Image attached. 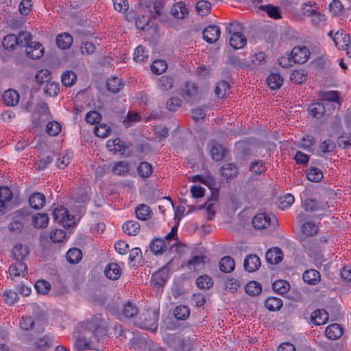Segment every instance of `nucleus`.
<instances>
[{
	"label": "nucleus",
	"mask_w": 351,
	"mask_h": 351,
	"mask_svg": "<svg viewBox=\"0 0 351 351\" xmlns=\"http://www.w3.org/2000/svg\"><path fill=\"white\" fill-rule=\"evenodd\" d=\"M325 334L330 339H337L343 335V328L338 324H330L326 328Z\"/></svg>",
	"instance_id": "nucleus-26"
},
{
	"label": "nucleus",
	"mask_w": 351,
	"mask_h": 351,
	"mask_svg": "<svg viewBox=\"0 0 351 351\" xmlns=\"http://www.w3.org/2000/svg\"><path fill=\"white\" fill-rule=\"evenodd\" d=\"M104 274L108 279L115 280L121 277L122 269L118 263H110L106 266Z\"/></svg>",
	"instance_id": "nucleus-14"
},
{
	"label": "nucleus",
	"mask_w": 351,
	"mask_h": 351,
	"mask_svg": "<svg viewBox=\"0 0 351 351\" xmlns=\"http://www.w3.org/2000/svg\"><path fill=\"white\" fill-rule=\"evenodd\" d=\"M167 69L166 61L159 59L152 62L151 64V70L155 74H161Z\"/></svg>",
	"instance_id": "nucleus-59"
},
{
	"label": "nucleus",
	"mask_w": 351,
	"mask_h": 351,
	"mask_svg": "<svg viewBox=\"0 0 351 351\" xmlns=\"http://www.w3.org/2000/svg\"><path fill=\"white\" fill-rule=\"evenodd\" d=\"M134 324L141 328L155 332L158 327V320L155 317H151L147 314L142 313Z\"/></svg>",
	"instance_id": "nucleus-8"
},
{
	"label": "nucleus",
	"mask_w": 351,
	"mask_h": 351,
	"mask_svg": "<svg viewBox=\"0 0 351 351\" xmlns=\"http://www.w3.org/2000/svg\"><path fill=\"white\" fill-rule=\"evenodd\" d=\"M135 213L139 220L146 221L151 217L152 210L145 204H140L136 208Z\"/></svg>",
	"instance_id": "nucleus-38"
},
{
	"label": "nucleus",
	"mask_w": 351,
	"mask_h": 351,
	"mask_svg": "<svg viewBox=\"0 0 351 351\" xmlns=\"http://www.w3.org/2000/svg\"><path fill=\"white\" fill-rule=\"evenodd\" d=\"M29 254L28 247L21 244H16L12 249V257L14 261H23Z\"/></svg>",
	"instance_id": "nucleus-32"
},
{
	"label": "nucleus",
	"mask_w": 351,
	"mask_h": 351,
	"mask_svg": "<svg viewBox=\"0 0 351 351\" xmlns=\"http://www.w3.org/2000/svg\"><path fill=\"white\" fill-rule=\"evenodd\" d=\"M49 218L46 213H37L32 216V223L34 228H44L47 226Z\"/></svg>",
	"instance_id": "nucleus-29"
},
{
	"label": "nucleus",
	"mask_w": 351,
	"mask_h": 351,
	"mask_svg": "<svg viewBox=\"0 0 351 351\" xmlns=\"http://www.w3.org/2000/svg\"><path fill=\"white\" fill-rule=\"evenodd\" d=\"M45 203V196L41 193H33L29 197V206L33 209L40 210L44 207Z\"/></svg>",
	"instance_id": "nucleus-17"
},
{
	"label": "nucleus",
	"mask_w": 351,
	"mask_h": 351,
	"mask_svg": "<svg viewBox=\"0 0 351 351\" xmlns=\"http://www.w3.org/2000/svg\"><path fill=\"white\" fill-rule=\"evenodd\" d=\"M230 45L234 49L243 48L247 43L245 36L241 33L233 34L229 40Z\"/></svg>",
	"instance_id": "nucleus-30"
},
{
	"label": "nucleus",
	"mask_w": 351,
	"mask_h": 351,
	"mask_svg": "<svg viewBox=\"0 0 351 351\" xmlns=\"http://www.w3.org/2000/svg\"><path fill=\"white\" fill-rule=\"evenodd\" d=\"M52 215L53 221L60 223L64 228L73 227L76 223L75 217L63 206L56 208Z\"/></svg>",
	"instance_id": "nucleus-2"
},
{
	"label": "nucleus",
	"mask_w": 351,
	"mask_h": 351,
	"mask_svg": "<svg viewBox=\"0 0 351 351\" xmlns=\"http://www.w3.org/2000/svg\"><path fill=\"white\" fill-rule=\"evenodd\" d=\"M190 315V310L187 306L180 305L174 310V316L177 319L185 320Z\"/></svg>",
	"instance_id": "nucleus-62"
},
{
	"label": "nucleus",
	"mask_w": 351,
	"mask_h": 351,
	"mask_svg": "<svg viewBox=\"0 0 351 351\" xmlns=\"http://www.w3.org/2000/svg\"><path fill=\"white\" fill-rule=\"evenodd\" d=\"M2 98L4 103L9 106H14L19 101V95L16 90L13 89L5 90Z\"/></svg>",
	"instance_id": "nucleus-24"
},
{
	"label": "nucleus",
	"mask_w": 351,
	"mask_h": 351,
	"mask_svg": "<svg viewBox=\"0 0 351 351\" xmlns=\"http://www.w3.org/2000/svg\"><path fill=\"white\" fill-rule=\"evenodd\" d=\"M122 229L125 234L134 236L140 232L141 226L138 222L132 220L125 222L122 226Z\"/></svg>",
	"instance_id": "nucleus-36"
},
{
	"label": "nucleus",
	"mask_w": 351,
	"mask_h": 351,
	"mask_svg": "<svg viewBox=\"0 0 351 351\" xmlns=\"http://www.w3.org/2000/svg\"><path fill=\"white\" fill-rule=\"evenodd\" d=\"M212 278L208 275H202L196 280L197 286L202 289H208L213 286Z\"/></svg>",
	"instance_id": "nucleus-63"
},
{
	"label": "nucleus",
	"mask_w": 351,
	"mask_h": 351,
	"mask_svg": "<svg viewBox=\"0 0 351 351\" xmlns=\"http://www.w3.org/2000/svg\"><path fill=\"white\" fill-rule=\"evenodd\" d=\"M130 171V164L126 161H119L114 163L112 172L114 175L124 176Z\"/></svg>",
	"instance_id": "nucleus-43"
},
{
	"label": "nucleus",
	"mask_w": 351,
	"mask_h": 351,
	"mask_svg": "<svg viewBox=\"0 0 351 351\" xmlns=\"http://www.w3.org/2000/svg\"><path fill=\"white\" fill-rule=\"evenodd\" d=\"M302 279L306 284L315 285L320 281L321 275L317 270L309 269L303 273Z\"/></svg>",
	"instance_id": "nucleus-18"
},
{
	"label": "nucleus",
	"mask_w": 351,
	"mask_h": 351,
	"mask_svg": "<svg viewBox=\"0 0 351 351\" xmlns=\"http://www.w3.org/2000/svg\"><path fill=\"white\" fill-rule=\"evenodd\" d=\"M253 176H258L266 171L265 162L262 160H254L250 167Z\"/></svg>",
	"instance_id": "nucleus-53"
},
{
	"label": "nucleus",
	"mask_w": 351,
	"mask_h": 351,
	"mask_svg": "<svg viewBox=\"0 0 351 351\" xmlns=\"http://www.w3.org/2000/svg\"><path fill=\"white\" fill-rule=\"evenodd\" d=\"M308 219V215L300 212L297 215V219L299 222H304L301 226V230L302 233L306 236L311 237L318 232L319 228L312 221H305Z\"/></svg>",
	"instance_id": "nucleus-7"
},
{
	"label": "nucleus",
	"mask_w": 351,
	"mask_h": 351,
	"mask_svg": "<svg viewBox=\"0 0 351 351\" xmlns=\"http://www.w3.org/2000/svg\"><path fill=\"white\" fill-rule=\"evenodd\" d=\"M12 197V192L8 186H0V215L5 213V203L10 202Z\"/></svg>",
	"instance_id": "nucleus-23"
},
{
	"label": "nucleus",
	"mask_w": 351,
	"mask_h": 351,
	"mask_svg": "<svg viewBox=\"0 0 351 351\" xmlns=\"http://www.w3.org/2000/svg\"><path fill=\"white\" fill-rule=\"evenodd\" d=\"M195 9L198 14L201 16H206L210 12L211 5L208 1H199L196 3Z\"/></svg>",
	"instance_id": "nucleus-58"
},
{
	"label": "nucleus",
	"mask_w": 351,
	"mask_h": 351,
	"mask_svg": "<svg viewBox=\"0 0 351 351\" xmlns=\"http://www.w3.org/2000/svg\"><path fill=\"white\" fill-rule=\"evenodd\" d=\"M328 35L332 39L335 47L339 50H345L350 45V35L343 29L337 31L334 35L332 32L330 31Z\"/></svg>",
	"instance_id": "nucleus-5"
},
{
	"label": "nucleus",
	"mask_w": 351,
	"mask_h": 351,
	"mask_svg": "<svg viewBox=\"0 0 351 351\" xmlns=\"http://www.w3.org/2000/svg\"><path fill=\"white\" fill-rule=\"evenodd\" d=\"M173 79L169 75H162L157 81V87L162 91H167L172 88Z\"/></svg>",
	"instance_id": "nucleus-40"
},
{
	"label": "nucleus",
	"mask_w": 351,
	"mask_h": 351,
	"mask_svg": "<svg viewBox=\"0 0 351 351\" xmlns=\"http://www.w3.org/2000/svg\"><path fill=\"white\" fill-rule=\"evenodd\" d=\"M306 177L311 182H317L322 179L323 174L319 168L311 167L306 171Z\"/></svg>",
	"instance_id": "nucleus-47"
},
{
	"label": "nucleus",
	"mask_w": 351,
	"mask_h": 351,
	"mask_svg": "<svg viewBox=\"0 0 351 351\" xmlns=\"http://www.w3.org/2000/svg\"><path fill=\"white\" fill-rule=\"evenodd\" d=\"M171 14L176 19H184L188 16L189 11L186 4L180 1L172 5Z\"/></svg>",
	"instance_id": "nucleus-13"
},
{
	"label": "nucleus",
	"mask_w": 351,
	"mask_h": 351,
	"mask_svg": "<svg viewBox=\"0 0 351 351\" xmlns=\"http://www.w3.org/2000/svg\"><path fill=\"white\" fill-rule=\"evenodd\" d=\"M272 220L276 222V217H271L265 213H261L256 215L252 219V225L257 230H262L267 228L271 223Z\"/></svg>",
	"instance_id": "nucleus-9"
},
{
	"label": "nucleus",
	"mask_w": 351,
	"mask_h": 351,
	"mask_svg": "<svg viewBox=\"0 0 351 351\" xmlns=\"http://www.w3.org/2000/svg\"><path fill=\"white\" fill-rule=\"evenodd\" d=\"M207 259V256L206 255H195L193 256L187 262L186 267L189 269H193L194 271H197L202 269Z\"/></svg>",
	"instance_id": "nucleus-20"
},
{
	"label": "nucleus",
	"mask_w": 351,
	"mask_h": 351,
	"mask_svg": "<svg viewBox=\"0 0 351 351\" xmlns=\"http://www.w3.org/2000/svg\"><path fill=\"white\" fill-rule=\"evenodd\" d=\"M106 86L108 91L117 93L123 89L124 84L121 78L112 76L107 80Z\"/></svg>",
	"instance_id": "nucleus-25"
},
{
	"label": "nucleus",
	"mask_w": 351,
	"mask_h": 351,
	"mask_svg": "<svg viewBox=\"0 0 351 351\" xmlns=\"http://www.w3.org/2000/svg\"><path fill=\"white\" fill-rule=\"evenodd\" d=\"M245 291L250 295H257L262 291V285L256 281H250L245 285Z\"/></svg>",
	"instance_id": "nucleus-49"
},
{
	"label": "nucleus",
	"mask_w": 351,
	"mask_h": 351,
	"mask_svg": "<svg viewBox=\"0 0 351 351\" xmlns=\"http://www.w3.org/2000/svg\"><path fill=\"white\" fill-rule=\"evenodd\" d=\"M149 248L154 254H162L166 250L165 241L164 239L156 237L150 242Z\"/></svg>",
	"instance_id": "nucleus-28"
},
{
	"label": "nucleus",
	"mask_w": 351,
	"mask_h": 351,
	"mask_svg": "<svg viewBox=\"0 0 351 351\" xmlns=\"http://www.w3.org/2000/svg\"><path fill=\"white\" fill-rule=\"evenodd\" d=\"M261 266V260L255 254L247 256L244 260V269L248 272H252L257 270Z\"/></svg>",
	"instance_id": "nucleus-19"
},
{
	"label": "nucleus",
	"mask_w": 351,
	"mask_h": 351,
	"mask_svg": "<svg viewBox=\"0 0 351 351\" xmlns=\"http://www.w3.org/2000/svg\"><path fill=\"white\" fill-rule=\"evenodd\" d=\"M138 313L139 310L136 305L130 301L124 304L122 309V314L126 318L134 317Z\"/></svg>",
	"instance_id": "nucleus-39"
},
{
	"label": "nucleus",
	"mask_w": 351,
	"mask_h": 351,
	"mask_svg": "<svg viewBox=\"0 0 351 351\" xmlns=\"http://www.w3.org/2000/svg\"><path fill=\"white\" fill-rule=\"evenodd\" d=\"M73 156V152L71 151L60 154L56 160V166L60 169H64L71 162Z\"/></svg>",
	"instance_id": "nucleus-41"
},
{
	"label": "nucleus",
	"mask_w": 351,
	"mask_h": 351,
	"mask_svg": "<svg viewBox=\"0 0 351 351\" xmlns=\"http://www.w3.org/2000/svg\"><path fill=\"white\" fill-rule=\"evenodd\" d=\"M291 56L294 63L303 64L308 60L310 52L308 48L304 46L295 47L291 50Z\"/></svg>",
	"instance_id": "nucleus-10"
},
{
	"label": "nucleus",
	"mask_w": 351,
	"mask_h": 351,
	"mask_svg": "<svg viewBox=\"0 0 351 351\" xmlns=\"http://www.w3.org/2000/svg\"><path fill=\"white\" fill-rule=\"evenodd\" d=\"M82 334L75 332V348L77 351L95 349V342L104 341L107 339V327L105 319L100 314L81 323Z\"/></svg>",
	"instance_id": "nucleus-1"
},
{
	"label": "nucleus",
	"mask_w": 351,
	"mask_h": 351,
	"mask_svg": "<svg viewBox=\"0 0 351 351\" xmlns=\"http://www.w3.org/2000/svg\"><path fill=\"white\" fill-rule=\"evenodd\" d=\"M148 58V51L143 46L139 45L134 49L133 59L136 62H143L147 61Z\"/></svg>",
	"instance_id": "nucleus-50"
},
{
	"label": "nucleus",
	"mask_w": 351,
	"mask_h": 351,
	"mask_svg": "<svg viewBox=\"0 0 351 351\" xmlns=\"http://www.w3.org/2000/svg\"><path fill=\"white\" fill-rule=\"evenodd\" d=\"M195 343L191 338H184L180 341L178 351H191L195 349Z\"/></svg>",
	"instance_id": "nucleus-64"
},
{
	"label": "nucleus",
	"mask_w": 351,
	"mask_h": 351,
	"mask_svg": "<svg viewBox=\"0 0 351 351\" xmlns=\"http://www.w3.org/2000/svg\"><path fill=\"white\" fill-rule=\"evenodd\" d=\"M77 80L75 73L71 71H66L61 76V82L63 86L70 87L73 86Z\"/></svg>",
	"instance_id": "nucleus-52"
},
{
	"label": "nucleus",
	"mask_w": 351,
	"mask_h": 351,
	"mask_svg": "<svg viewBox=\"0 0 351 351\" xmlns=\"http://www.w3.org/2000/svg\"><path fill=\"white\" fill-rule=\"evenodd\" d=\"M302 208L307 212H314L319 210H323L317 202L311 198H306L302 202Z\"/></svg>",
	"instance_id": "nucleus-60"
},
{
	"label": "nucleus",
	"mask_w": 351,
	"mask_h": 351,
	"mask_svg": "<svg viewBox=\"0 0 351 351\" xmlns=\"http://www.w3.org/2000/svg\"><path fill=\"white\" fill-rule=\"evenodd\" d=\"M45 322L37 319L36 320L31 315L23 316L20 321V328L23 330L35 329L37 332H43L45 328Z\"/></svg>",
	"instance_id": "nucleus-4"
},
{
	"label": "nucleus",
	"mask_w": 351,
	"mask_h": 351,
	"mask_svg": "<svg viewBox=\"0 0 351 351\" xmlns=\"http://www.w3.org/2000/svg\"><path fill=\"white\" fill-rule=\"evenodd\" d=\"M219 267L221 271L230 273L235 268L234 260L229 256H223L219 261Z\"/></svg>",
	"instance_id": "nucleus-33"
},
{
	"label": "nucleus",
	"mask_w": 351,
	"mask_h": 351,
	"mask_svg": "<svg viewBox=\"0 0 351 351\" xmlns=\"http://www.w3.org/2000/svg\"><path fill=\"white\" fill-rule=\"evenodd\" d=\"M221 174L222 178L228 182L237 176V167L234 163H226L221 167Z\"/></svg>",
	"instance_id": "nucleus-15"
},
{
	"label": "nucleus",
	"mask_w": 351,
	"mask_h": 351,
	"mask_svg": "<svg viewBox=\"0 0 351 351\" xmlns=\"http://www.w3.org/2000/svg\"><path fill=\"white\" fill-rule=\"evenodd\" d=\"M290 79L293 83L300 84L307 80V71L304 69L294 70L291 74Z\"/></svg>",
	"instance_id": "nucleus-46"
},
{
	"label": "nucleus",
	"mask_w": 351,
	"mask_h": 351,
	"mask_svg": "<svg viewBox=\"0 0 351 351\" xmlns=\"http://www.w3.org/2000/svg\"><path fill=\"white\" fill-rule=\"evenodd\" d=\"M226 152V149L222 145L217 143L212 144L210 153L213 160L221 161L223 160Z\"/></svg>",
	"instance_id": "nucleus-35"
},
{
	"label": "nucleus",
	"mask_w": 351,
	"mask_h": 351,
	"mask_svg": "<svg viewBox=\"0 0 351 351\" xmlns=\"http://www.w3.org/2000/svg\"><path fill=\"white\" fill-rule=\"evenodd\" d=\"M265 258L268 263L276 265L282 261L283 254L280 248L273 247L267 251Z\"/></svg>",
	"instance_id": "nucleus-16"
},
{
	"label": "nucleus",
	"mask_w": 351,
	"mask_h": 351,
	"mask_svg": "<svg viewBox=\"0 0 351 351\" xmlns=\"http://www.w3.org/2000/svg\"><path fill=\"white\" fill-rule=\"evenodd\" d=\"M167 267L166 265L161 267L152 276L150 284L156 293H162L163 291V287L169 278Z\"/></svg>",
	"instance_id": "nucleus-3"
},
{
	"label": "nucleus",
	"mask_w": 351,
	"mask_h": 351,
	"mask_svg": "<svg viewBox=\"0 0 351 351\" xmlns=\"http://www.w3.org/2000/svg\"><path fill=\"white\" fill-rule=\"evenodd\" d=\"M2 45L5 49L13 50L17 45L19 46L18 37L13 34H8L3 38Z\"/></svg>",
	"instance_id": "nucleus-44"
},
{
	"label": "nucleus",
	"mask_w": 351,
	"mask_h": 351,
	"mask_svg": "<svg viewBox=\"0 0 351 351\" xmlns=\"http://www.w3.org/2000/svg\"><path fill=\"white\" fill-rule=\"evenodd\" d=\"M230 89L229 84L226 81L219 82L215 87V93L218 98H223L226 96Z\"/></svg>",
	"instance_id": "nucleus-56"
},
{
	"label": "nucleus",
	"mask_w": 351,
	"mask_h": 351,
	"mask_svg": "<svg viewBox=\"0 0 351 351\" xmlns=\"http://www.w3.org/2000/svg\"><path fill=\"white\" fill-rule=\"evenodd\" d=\"M9 275L12 280H19L27 274V267L23 261H14L9 267Z\"/></svg>",
	"instance_id": "nucleus-6"
},
{
	"label": "nucleus",
	"mask_w": 351,
	"mask_h": 351,
	"mask_svg": "<svg viewBox=\"0 0 351 351\" xmlns=\"http://www.w3.org/2000/svg\"><path fill=\"white\" fill-rule=\"evenodd\" d=\"M56 45L62 49H69L73 43V37L69 33H62L57 36Z\"/></svg>",
	"instance_id": "nucleus-31"
},
{
	"label": "nucleus",
	"mask_w": 351,
	"mask_h": 351,
	"mask_svg": "<svg viewBox=\"0 0 351 351\" xmlns=\"http://www.w3.org/2000/svg\"><path fill=\"white\" fill-rule=\"evenodd\" d=\"M309 114L316 119H320L326 112L325 104L317 102L312 104L308 107Z\"/></svg>",
	"instance_id": "nucleus-34"
},
{
	"label": "nucleus",
	"mask_w": 351,
	"mask_h": 351,
	"mask_svg": "<svg viewBox=\"0 0 351 351\" xmlns=\"http://www.w3.org/2000/svg\"><path fill=\"white\" fill-rule=\"evenodd\" d=\"M111 132V128L109 125L105 123H100V122L95 125L94 128L95 134L99 137L104 138L107 137Z\"/></svg>",
	"instance_id": "nucleus-54"
},
{
	"label": "nucleus",
	"mask_w": 351,
	"mask_h": 351,
	"mask_svg": "<svg viewBox=\"0 0 351 351\" xmlns=\"http://www.w3.org/2000/svg\"><path fill=\"white\" fill-rule=\"evenodd\" d=\"M284 82L282 76L278 73H271L267 77V84L272 90L279 89Z\"/></svg>",
	"instance_id": "nucleus-27"
},
{
	"label": "nucleus",
	"mask_w": 351,
	"mask_h": 351,
	"mask_svg": "<svg viewBox=\"0 0 351 351\" xmlns=\"http://www.w3.org/2000/svg\"><path fill=\"white\" fill-rule=\"evenodd\" d=\"M52 341L53 337L49 335H45L34 343V347L37 350L43 351L51 346Z\"/></svg>",
	"instance_id": "nucleus-37"
},
{
	"label": "nucleus",
	"mask_w": 351,
	"mask_h": 351,
	"mask_svg": "<svg viewBox=\"0 0 351 351\" xmlns=\"http://www.w3.org/2000/svg\"><path fill=\"white\" fill-rule=\"evenodd\" d=\"M82 258V251L76 247L69 250L66 254V258L71 264L79 263Z\"/></svg>",
	"instance_id": "nucleus-42"
},
{
	"label": "nucleus",
	"mask_w": 351,
	"mask_h": 351,
	"mask_svg": "<svg viewBox=\"0 0 351 351\" xmlns=\"http://www.w3.org/2000/svg\"><path fill=\"white\" fill-rule=\"evenodd\" d=\"M289 283L284 280H276L272 284L274 291L279 294H284L287 293L289 291Z\"/></svg>",
	"instance_id": "nucleus-57"
},
{
	"label": "nucleus",
	"mask_w": 351,
	"mask_h": 351,
	"mask_svg": "<svg viewBox=\"0 0 351 351\" xmlns=\"http://www.w3.org/2000/svg\"><path fill=\"white\" fill-rule=\"evenodd\" d=\"M138 175L143 178H149L153 173L152 165L147 162H141L137 167Z\"/></svg>",
	"instance_id": "nucleus-48"
},
{
	"label": "nucleus",
	"mask_w": 351,
	"mask_h": 351,
	"mask_svg": "<svg viewBox=\"0 0 351 351\" xmlns=\"http://www.w3.org/2000/svg\"><path fill=\"white\" fill-rule=\"evenodd\" d=\"M328 319V314L324 309H317L311 314V321L316 326L325 324Z\"/></svg>",
	"instance_id": "nucleus-21"
},
{
	"label": "nucleus",
	"mask_w": 351,
	"mask_h": 351,
	"mask_svg": "<svg viewBox=\"0 0 351 351\" xmlns=\"http://www.w3.org/2000/svg\"><path fill=\"white\" fill-rule=\"evenodd\" d=\"M107 149L113 154H120L123 155L125 152L123 143L119 138L109 139L106 143Z\"/></svg>",
	"instance_id": "nucleus-22"
},
{
	"label": "nucleus",
	"mask_w": 351,
	"mask_h": 351,
	"mask_svg": "<svg viewBox=\"0 0 351 351\" xmlns=\"http://www.w3.org/2000/svg\"><path fill=\"white\" fill-rule=\"evenodd\" d=\"M260 9L267 12L268 16L274 19H281V14L278 7L272 5H260Z\"/></svg>",
	"instance_id": "nucleus-51"
},
{
	"label": "nucleus",
	"mask_w": 351,
	"mask_h": 351,
	"mask_svg": "<svg viewBox=\"0 0 351 351\" xmlns=\"http://www.w3.org/2000/svg\"><path fill=\"white\" fill-rule=\"evenodd\" d=\"M44 51L43 45L38 42H31L25 48L27 56L33 60L40 58L43 56Z\"/></svg>",
	"instance_id": "nucleus-12"
},
{
	"label": "nucleus",
	"mask_w": 351,
	"mask_h": 351,
	"mask_svg": "<svg viewBox=\"0 0 351 351\" xmlns=\"http://www.w3.org/2000/svg\"><path fill=\"white\" fill-rule=\"evenodd\" d=\"M203 38L208 43H215L220 38V28L215 25H210L205 27L203 31Z\"/></svg>",
	"instance_id": "nucleus-11"
},
{
	"label": "nucleus",
	"mask_w": 351,
	"mask_h": 351,
	"mask_svg": "<svg viewBox=\"0 0 351 351\" xmlns=\"http://www.w3.org/2000/svg\"><path fill=\"white\" fill-rule=\"evenodd\" d=\"M62 130L60 123L56 121H51L46 125V132L51 136H54L60 134Z\"/></svg>",
	"instance_id": "nucleus-61"
},
{
	"label": "nucleus",
	"mask_w": 351,
	"mask_h": 351,
	"mask_svg": "<svg viewBox=\"0 0 351 351\" xmlns=\"http://www.w3.org/2000/svg\"><path fill=\"white\" fill-rule=\"evenodd\" d=\"M282 304V300L276 297H268L265 301V308L270 311H278Z\"/></svg>",
	"instance_id": "nucleus-45"
},
{
	"label": "nucleus",
	"mask_w": 351,
	"mask_h": 351,
	"mask_svg": "<svg viewBox=\"0 0 351 351\" xmlns=\"http://www.w3.org/2000/svg\"><path fill=\"white\" fill-rule=\"evenodd\" d=\"M60 84L58 82L50 81L45 84V93L49 97H56L59 93Z\"/></svg>",
	"instance_id": "nucleus-55"
}]
</instances>
